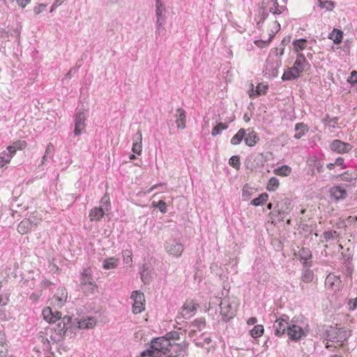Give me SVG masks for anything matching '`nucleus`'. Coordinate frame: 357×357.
I'll use <instances>...</instances> for the list:
<instances>
[{
	"label": "nucleus",
	"mask_w": 357,
	"mask_h": 357,
	"mask_svg": "<svg viewBox=\"0 0 357 357\" xmlns=\"http://www.w3.org/2000/svg\"><path fill=\"white\" fill-rule=\"evenodd\" d=\"M172 346L171 342L164 336L158 337L151 341L150 349L143 351L140 356L161 357L162 354L166 355L169 352Z\"/></svg>",
	"instance_id": "f257e3e1"
},
{
	"label": "nucleus",
	"mask_w": 357,
	"mask_h": 357,
	"mask_svg": "<svg viewBox=\"0 0 357 357\" xmlns=\"http://www.w3.org/2000/svg\"><path fill=\"white\" fill-rule=\"evenodd\" d=\"M58 321L54 331L56 336L51 335V338L54 342H59L63 339V337L68 334V330L73 328L72 317L70 316H64L61 318V314L54 319V322Z\"/></svg>",
	"instance_id": "f03ea898"
},
{
	"label": "nucleus",
	"mask_w": 357,
	"mask_h": 357,
	"mask_svg": "<svg viewBox=\"0 0 357 357\" xmlns=\"http://www.w3.org/2000/svg\"><path fill=\"white\" fill-rule=\"evenodd\" d=\"M215 304L219 305V308L222 310V316L223 321H228L235 316L236 305L234 301H231L229 298H225L221 301L217 297L214 298Z\"/></svg>",
	"instance_id": "7ed1b4c3"
},
{
	"label": "nucleus",
	"mask_w": 357,
	"mask_h": 357,
	"mask_svg": "<svg viewBox=\"0 0 357 357\" xmlns=\"http://www.w3.org/2000/svg\"><path fill=\"white\" fill-rule=\"evenodd\" d=\"M275 208H277L276 213H273V215H275L278 221H282L292 209L291 200L288 198H284L278 202Z\"/></svg>",
	"instance_id": "20e7f679"
},
{
	"label": "nucleus",
	"mask_w": 357,
	"mask_h": 357,
	"mask_svg": "<svg viewBox=\"0 0 357 357\" xmlns=\"http://www.w3.org/2000/svg\"><path fill=\"white\" fill-rule=\"evenodd\" d=\"M80 282V287L86 295L93 294L97 288L91 274L86 271L82 274Z\"/></svg>",
	"instance_id": "39448f33"
},
{
	"label": "nucleus",
	"mask_w": 357,
	"mask_h": 357,
	"mask_svg": "<svg viewBox=\"0 0 357 357\" xmlns=\"http://www.w3.org/2000/svg\"><path fill=\"white\" fill-rule=\"evenodd\" d=\"M287 334L288 335L289 340L297 342L302 337H305L307 335V332L305 331L302 326L297 325L296 321L292 319L289 322V326Z\"/></svg>",
	"instance_id": "423d86ee"
},
{
	"label": "nucleus",
	"mask_w": 357,
	"mask_h": 357,
	"mask_svg": "<svg viewBox=\"0 0 357 357\" xmlns=\"http://www.w3.org/2000/svg\"><path fill=\"white\" fill-rule=\"evenodd\" d=\"M351 331L342 328H332L328 331V336L330 341H335L343 343L351 336Z\"/></svg>",
	"instance_id": "0eeeda50"
},
{
	"label": "nucleus",
	"mask_w": 357,
	"mask_h": 357,
	"mask_svg": "<svg viewBox=\"0 0 357 357\" xmlns=\"http://www.w3.org/2000/svg\"><path fill=\"white\" fill-rule=\"evenodd\" d=\"M289 317L282 314L280 318L276 319L274 324V333L276 336L280 337L287 333L289 326Z\"/></svg>",
	"instance_id": "6e6552de"
},
{
	"label": "nucleus",
	"mask_w": 357,
	"mask_h": 357,
	"mask_svg": "<svg viewBox=\"0 0 357 357\" xmlns=\"http://www.w3.org/2000/svg\"><path fill=\"white\" fill-rule=\"evenodd\" d=\"M165 11V7L163 5L161 0H155V15L157 17L156 21V33L158 35H160L162 31L164 29H161V27L165 24V17L163 15V13Z\"/></svg>",
	"instance_id": "1a4fd4ad"
},
{
	"label": "nucleus",
	"mask_w": 357,
	"mask_h": 357,
	"mask_svg": "<svg viewBox=\"0 0 357 357\" xmlns=\"http://www.w3.org/2000/svg\"><path fill=\"white\" fill-rule=\"evenodd\" d=\"M130 298L133 300L132 312L134 314L141 313L144 310V295L139 291H133Z\"/></svg>",
	"instance_id": "9d476101"
},
{
	"label": "nucleus",
	"mask_w": 357,
	"mask_h": 357,
	"mask_svg": "<svg viewBox=\"0 0 357 357\" xmlns=\"http://www.w3.org/2000/svg\"><path fill=\"white\" fill-rule=\"evenodd\" d=\"M165 250L167 252L175 257H179L183 250V245L176 239H169L165 243Z\"/></svg>",
	"instance_id": "9b49d317"
},
{
	"label": "nucleus",
	"mask_w": 357,
	"mask_h": 357,
	"mask_svg": "<svg viewBox=\"0 0 357 357\" xmlns=\"http://www.w3.org/2000/svg\"><path fill=\"white\" fill-rule=\"evenodd\" d=\"M68 297V292L66 288L59 287L58 288L56 293L50 299V305L54 306L55 308L61 307L66 302Z\"/></svg>",
	"instance_id": "f8f14e48"
},
{
	"label": "nucleus",
	"mask_w": 357,
	"mask_h": 357,
	"mask_svg": "<svg viewBox=\"0 0 357 357\" xmlns=\"http://www.w3.org/2000/svg\"><path fill=\"white\" fill-rule=\"evenodd\" d=\"M352 148L351 144L340 139H335L330 144L331 150L340 154L349 153Z\"/></svg>",
	"instance_id": "ddd939ff"
},
{
	"label": "nucleus",
	"mask_w": 357,
	"mask_h": 357,
	"mask_svg": "<svg viewBox=\"0 0 357 357\" xmlns=\"http://www.w3.org/2000/svg\"><path fill=\"white\" fill-rule=\"evenodd\" d=\"M86 116L84 112L79 111L75 118V129L74 133L78 136L84 133L86 130Z\"/></svg>",
	"instance_id": "4468645a"
},
{
	"label": "nucleus",
	"mask_w": 357,
	"mask_h": 357,
	"mask_svg": "<svg viewBox=\"0 0 357 357\" xmlns=\"http://www.w3.org/2000/svg\"><path fill=\"white\" fill-rule=\"evenodd\" d=\"M281 66V59L268 58L266 61V70L270 76L276 77L278 75V69Z\"/></svg>",
	"instance_id": "2eb2a0df"
},
{
	"label": "nucleus",
	"mask_w": 357,
	"mask_h": 357,
	"mask_svg": "<svg viewBox=\"0 0 357 357\" xmlns=\"http://www.w3.org/2000/svg\"><path fill=\"white\" fill-rule=\"evenodd\" d=\"M208 313L213 320L217 321L218 322L222 321V310H220L219 305L215 304V300H214V298L209 302Z\"/></svg>",
	"instance_id": "dca6fc26"
},
{
	"label": "nucleus",
	"mask_w": 357,
	"mask_h": 357,
	"mask_svg": "<svg viewBox=\"0 0 357 357\" xmlns=\"http://www.w3.org/2000/svg\"><path fill=\"white\" fill-rule=\"evenodd\" d=\"M329 192L331 197L335 201L343 200L347 197L346 189L340 185L332 187Z\"/></svg>",
	"instance_id": "f3484780"
},
{
	"label": "nucleus",
	"mask_w": 357,
	"mask_h": 357,
	"mask_svg": "<svg viewBox=\"0 0 357 357\" xmlns=\"http://www.w3.org/2000/svg\"><path fill=\"white\" fill-rule=\"evenodd\" d=\"M197 308V305L193 301L186 302L182 307L181 311L180 312V316H177V319L181 318L187 319L191 316V313L194 312Z\"/></svg>",
	"instance_id": "a211bd4d"
},
{
	"label": "nucleus",
	"mask_w": 357,
	"mask_h": 357,
	"mask_svg": "<svg viewBox=\"0 0 357 357\" xmlns=\"http://www.w3.org/2000/svg\"><path fill=\"white\" fill-rule=\"evenodd\" d=\"M175 123L178 129H184L186 127V113L183 108H178L174 114Z\"/></svg>",
	"instance_id": "6ab92c4d"
},
{
	"label": "nucleus",
	"mask_w": 357,
	"mask_h": 357,
	"mask_svg": "<svg viewBox=\"0 0 357 357\" xmlns=\"http://www.w3.org/2000/svg\"><path fill=\"white\" fill-rule=\"evenodd\" d=\"M96 324V319L94 317H90L77 321L75 327L79 329H90L93 328Z\"/></svg>",
	"instance_id": "aec40b11"
},
{
	"label": "nucleus",
	"mask_w": 357,
	"mask_h": 357,
	"mask_svg": "<svg viewBox=\"0 0 357 357\" xmlns=\"http://www.w3.org/2000/svg\"><path fill=\"white\" fill-rule=\"evenodd\" d=\"M107 211V206L103 208L102 206L94 207L89 213V218L91 221L100 220Z\"/></svg>",
	"instance_id": "412c9836"
},
{
	"label": "nucleus",
	"mask_w": 357,
	"mask_h": 357,
	"mask_svg": "<svg viewBox=\"0 0 357 357\" xmlns=\"http://www.w3.org/2000/svg\"><path fill=\"white\" fill-rule=\"evenodd\" d=\"M35 226H36V224H33L29 219H24L18 225L17 231L22 234H26Z\"/></svg>",
	"instance_id": "4be33fe9"
},
{
	"label": "nucleus",
	"mask_w": 357,
	"mask_h": 357,
	"mask_svg": "<svg viewBox=\"0 0 357 357\" xmlns=\"http://www.w3.org/2000/svg\"><path fill=\"white\" fill-rule=\"evenodd\" d=\"M340 276L329 275L326 280V284L329 285L330 288L335 290H338L341 285Z\"/></svg>",
	"instance_id": "5701e85b"
},
{
	"label": "nucleus",
	"mask_w": 357,
	"mask_h": 357,
	"mask_svg": "<svg viewBox=\"0 0 357 357\" xmlns=\"http://www.w3.org/2000/svg\"><path fill=\"white\" fill-rule=\"evenodd\" d=\"M26 143L25 141H17L14 142L12 145L8 146L7 148L8 153L11 155L13 158L16 153L17 150H22L26 148Z\"/></svg>",
	"instance_id": "b1692460"
},
{
	"label": "nucleus",
	"mask_w": 357,
	"mask_h": 357,
	"mask_svg": "<svg viewBox=\"0 0 357 357\" xmlns=\"http://www.w3.org/2000/svg\"><path fill=\"white\" fill-rule=\"evenodd\" d=\"M301 73L293 66L288 68L282 75V79L283 81L296 79L300 76Z\"/></svg>",
	"instance_id": "393cba45"
},
{
	"label": "nucleus",
	"mask_w": 357,
	"mask_h": 357,
	"mask_svg": "<svg viewBox=\"0 0 357 357\" xmlns=\"http://www.w3.org/2000/svg\"><path fill=\"white\" fill-rule=\"evenodd\" d=\"M59 314H61L60 312L56 310L53 312L50 307H47L43 310V315L44 318L50 322H54V319H56V317Z\"/></svg>",
	"instance_id": "a878e982"
},
{
	"label": "nucleus",
	"mask_w": 357,
	"mask_h": 357,
	"mask_svg": "<svg viewBox=\"0 0 357 357\" xmlns=\"http://www.w3.org/2000/svg\"><path fill=\"white\" fill-rule=\"evenodd\" d=\"M305 62L306 59L304 55L302 53H298L297 54V58L293 65V67L301 73L304 70Z\"/></svg>",
	"instance_id": "bb28decb"
},
{
	"label": "nucleus",
	"mask_w": 357,
	"mask_h": 357,
	"mask_svg": "<svg viewBox=\"0 0 357 357\" xmlns=\"http://www.w3.org/2000/svg\"><path fill=\"white\" fill-rule=\"evenodd\" d=\"M295 130L298 131L294 135L295 139H301L308 131V128L303 123H296L295 126Z\"/></svg>",
	"instance_id": "cd10ccee"
},
{
	"label": "nucleus",
	"mask_w": 357,
	"mask_h": 357,
	"mask_svg": "<svg viewBox=\"0 0 357 357\" xmlns=\"http://www.w3.org/2000/svg\"><path fill=\"white\" fill-rule=\"evenodd\" d=\"M119 259L115 257H109L104 260L102 267L105 269H113L117 267Z\"/></svg>",
	"instance_id": "c85d7f7f"
},
{
	"label": "nucleus",
	"mask_w": 357,
	"mask_h": 357,
	"mask_svg": "<svg viewBox=\"0 0 357 357\" xmlns=\"http://www.w3.org/2000/svg\"><path fill=\"white\" fill-rule=\"evenodd\" d=\"M343 36V32L340 30L334 29L333 31L329 34L328 38L331 39L335 44H340L342 42Z\"/></svg>",
	"instance_id": "c756f323"
},
{
	"label": "nucleus",
	"mask_w": 357,
	"mask_h": 357,
	"mask_svg": "<svg viewBox=\"0 0 357 357\" xmlns=\"http://www.w3.org/2000/svg\"><path fill=\"white\" fill-rule=\"evenodd\" d=\"M257 137L254 131L249 132L248 134L244 137V141L248 146H253L257 143Z\"/></svg>",
	"instance_id": "7c9ffc66"
},
{
	"label": "nucleus",
	"mask_w": 357,
	"mask_h": 357,
	"mask_svg": "<svg viewBox=\"0 0 357 357\" xmlns=\"http://www.w3.org/2000/svg\"><path fill=\"white\" fill-rule=\"evenodd\" d=\"M245 130L241 128L237 133L231 139V144L233 145L239 144L245 137Z\"/></svg>",
	"instance_id": "2f4dec72"
},
{
	"label": "nucleus",
	"mask_w": 357,
	"mask_h": 357,
	"mask_svg": "<svg viewBox=\"0 0 357 357\" xmlns=\"http://www.w3.org/2000/svg\"><path fill=\"white\" fill-rule=\"evenodd\" d=\"M314 278V273L310 268H305L303 270L301 279L304 282L308 283L312 281Z\"/></svg>",
	"instance_id": "473e14b6"
},
{
	"label": "nucleus",
	"mask_w": 357,
	"mask_h": 357,
	"mask_svg": "<svg viewBox=\"0 0 357 357\" xmlns=\"http://www.w3.org/2000/svg\"><path fill=\"white\" fill-rule=\"evenodd\" d=\"M298 255L301 259L305 261L304 264L307 266V261L312 257L311 251L308 248H303L299 250Z\"/></svg>",
	"instance_id": "72a5a7b5"
},
{
	"label": "nucleus",
	"mask_w": 357,
	"mask_h": 357,
	"mask_svg": "<svg viewBox=\"0 0 357 357\" xmlns=\"http://www.w3.org/2000/svg\"><path fill=\"white\" fill-rule=\"evenodd\" d=\"M268 195L266 193H261L258 197L253 199L251 201V204L253 206H260L268 200Z\"/></svg>",
	"instance_id": "f704fd0d"
},
{
	"label": "nucleus",
	"mask_w": 357,
	"mask_h": 357,
	"mask_svg": "<svg viewBox=\"0 0 357 357\" xmlns=\"http://www.w3.org/2000/svg\"><path fill=\"white\" fill-rule=\"evenodd\" d=\"M291 172V169L287 165L279 167L275 169V173L280 176H287Z\"/></svg>",
	"instance_id": "c9c22d12"
},
{
	"label": "nucleus",
	"mask_w": 357,
	"mask_h": 357,
	"mask_svg": "<svg viewBox=\"0 0 357 357\" xmlns=\"http://www.w3.org/2000/svg\"><path fill=\"white\" fill-rule=\"evenodd\" d=\"M12 159L11 155L8 152L3 151L0 153V169L3 168L6 164L9 163Z\"/></svg>",
	"instance_id": "e433bc0d"
},
{
	"label": "nucleus",
	"mask_w": 357,
	"mask_h": 357,
	"mask_svg": "<svg viewBox=\"0 0 357 357\" xmlns=\"http://www.w3.org/2000/svg\"><path fill=\"white\" fill-rule=\"evenodd\" d=\"M280 183L276 177H271L266 186V189L268 191H275L279 187Z\"/></svg>",
	"instance_id": "4c0bfd02"
},
{
	"label": "nucleus",
	"mask_w": 357,
	"mask_h": 357,
	"mask_svg": "<svg viewBox=\"0 0 357 357\" xmlns=\"http://www.w3.org/2000/svg\"><path fill=\"white\" fill-rule=\"evenodd\" d=\"M264 329L262 325H256L250 331V335L252 337L257 338L262 335Z\"/></svg>",
	"instance_id": "58836bf2"
},
{
	"label": "nucleus",
	"mask_w": 357,
	"mask_h": 357,
	"mask_svg": "<svg viewBox=\"0 0 357 357\" xmlns=\"http://www.w3.org/2000/svg\"><path fill=\"white\" fill-rule=\"evenodd\" d=\"M227 128V126L222 123H219L215 126H214L211 131V135L213 136H216L220 135L221 132Z\"/></svg>",
	"instance_id": "ea45409f"
},
{
	"label": "nucleus",
	"mask_w": 357,
	"mask_h": 357,
	"mask_svg": "<svg viewBox=\"0 0 357 357\" xmlns=\"http://www.w3.org/2000/svg\"><path fill=\"white\" fill-rule=\"evenodd\" d=\"M307 40L305 38H301L296 40L293 42V45L296 51L303 50L305 47V43Z\"/></svg>",
	"instance_id": "a19ab883"
},
{
	"label": "nucleus",
	"mask_w": 357,
	"mask_h": 357,
	"mask_svg": "<svg viewBox=\"0 0 357 357\" xmlns=\"http://www.w3.org/2000/svg\"><path fill=\"white\" fill-rule=\"evenodd\" d=\"M268 13L266 12V9L263 8L259 10V15H257V26L259 27L261 24H263L266 18L268 17Z\"/></svg>",
	"instance_id": "79ce46f5"
},
{
	"label": "nucleus",
	"mask_w": 357,
	"mask_h": 357,
	"mask_svg": "<svg viewBox=\"0 0 357 357\" xmlns=\"http://www.w3.org/2000/svg\"><path fill=\"white\" fill-rule=\"evenodd\" d=\"M192 326L193 328H197L198 330L201 331L206 326V321L204 318H199L197 319H195L192 323Z\"/></svg>",
	"instance_id": "37998d69"
},
{
	"label": "nucleus",
	"mask_w": 357,
	"mask_h": 357,
	"mask_svg": "<svg viewBox=\"0 0 357 357\" xmlns=\"http://www.w3.org/2000/svg\"><path fill=\"white\" fill-rule=\"evenodd\" d=\"M229 164L234 168L238 169L241 166L240 158L238 155H234L229 158Z\"/></svg>",
	"instance_id": "c03bdc74"
},
{
	"label": "nucleus",
	"mask_w": 357,
	"mask_h": 357,
	"mask_svg": "<svg viewBox=\"0 0 357 357\" xmlns=\"http://www.w3.org/2000/svg\"><path fill=\"white\" fill-rule=\"evenodd\" d=\"M340 176L341 178V180L348 181L356 179L357 178V173L353 172L351 174H349L347 172H346L343 174H341L340 175Z\"/></svg>",
	"instance_id": "a18cd8bd"
},
{
	"label": "nucleus",
	"mask_w": 357,
	"mask_h": 357,
	"mask_svg": "<svg viewBox=\"0 0 357 357\" xmlns=\"http://www.w3.org/2000/svg\"><path fill=\"white\" fill-rule=\"evenodd\" d=\"M323 235H324V237L326 241H329L331 240L335 239V238H337L339 236L338 233L337 231H325L323 234Z\"/></svg>",
	"instance_id": "49530a36"
},
{
	"label": "nucleus",
	"mask_w": 357,
	"mask_h": 357,
	"mask_svg": "<svg viewBox=\"0 0 357 357\" xmlns=\"http://www.w3.org/2000/svg\"><path fill=\"white\" fill-rule=\"evenodd\" d=\"M166 339L170 342V340H176L180 339V333L177 331H171L164 336Z\"/></svg>",
	"instance_id": "de8ad7c7"
},
{
	"label": "nucleus",
	"mask_w": 357,
	"mask_h": 357,
	"mask_svg": "<svg viewBox=\"0 0 357 357\" xmlns=\"http://www.w3.org/2000/svg\"><path fill=\"white\" fill-rule=\"evenodd\" d=\"M123 261L127 264H130L132 262V253L130 250H126L122 252Z\"/></svg>",
	"instance_id": "09e8293b"
},
{
	"label": "nucleus",
	"mask_w": 357,
	"mask_h": 357,
	"mask_svg": "<svg viewBox=\"0 0 357 357\" xmlns=\"http://www.w3.org/2000/svg\"><path fill=\"white\" fill-rule=\"evenodd\" d=\"M141 278L144 283H149L150 281V276L149 275V273L147 270L145 268L144 266H142L141 272Z\"/></svg>",
	"instance_id": "8fccbe9b"
},
{
	"label": "nucleus",
	"mask_w": 357,
	"mask_h": 357,
	"mask_svg": "<svg viewBox=\"0 0 357 357\" xmlns=\"http://www.w3.org/2000/svg\"><path fill=\"white\" fill-rule=\"evenodd\" d=\"M268 89L267 85L263 84H259L256 87L257 95L264 94Z\"/></svg>",
	"instance_id": "3c124183"
},
{
	"label": "nucleus",
	"mask_w": 357,
	"mask_h": 357,
	"mask_svg": "<svg viewBox=\"0 0 357 357\" xmlns=\"http://www.w3.org/2000/svg\"><path fill=\"white\" fill-rule=\"evenodd\" d=\"M133 143L132 144H142V134L140 130H139L133 137Z\"/></svg>",
	"instance_id": "603ef678"
},
{
	"label": "nucleus",
	"mask_w": 357,
	"mask_h": 357,
	"mask_svg": "<svg viewBox=\"0 0 357 357\" xmlns=\"http://www.w3.org/2000/svg\"><path fill=\"white\" fill-rule=\"evenodd\" d=\"M54 151V146L52 145V144H51V143L48 144L46 147L45 153V154H46V156H49L50 158H52Z\"/></svg>",
	"instance_id": "864d4df0"
},
{
	"label": "nucleus",
	"mask_w": 357,
	"mask_h": 357,
	"mask_svg": "<svg viewBox=\"0 0 357 357\" xmlns=\"http://www.w3.org/2000/svg\"><path fill=\"white\" fill-rule=\"evenodd\" d=\"M157 208L160 210V211L162 213H167V205L166 203L163 200H160L157 202Z\"/></svg>",
	"instance_id": "5fc2aeb1"
},
{
	"label": "nucleus",
	"mask_w": 357,
	"mask_h": 357,
	"mask_svg": "<svg viewBox=\"0 0 357 357\" xmlns=\"http://www.w3.org/2000/svg\"><path fill=\"white\" fill-rule=\"evenodd\" d=\"M132 151L135 153L140 155L142 151V144H132Z\"/></svg>",
	"instance_id": "6e6d98bb"
},
{
	"label": "nucleus",
	"mask_w": 357,
	"mask_h": 357,
	"mask_svg": "<svg viewBox=\"0 0 357 357\" xmlns=\"http://www.w3.org/2000/svg\"><path fill=\"white\" fill-rule=\"evenodd\" d=\"M319 6L321 8H326L328 10H331L334 7L333 3L331 1H325L324 3L320 1Z\"/></svg>",
	"instance_id": "4d7b16f0"
},
{
	"label": "nucleus",
	"mask_w": 357,
	"mask_h": 357,
	"mask_svg": "<svg viewBox=\"0 0 357 357\" xmlns=\"http://www.w3.org/2000/svg\"><path fill=\"white\" fill-rule=\"evenodd\" d=\"M8 344L0 345V357H6L8 353Z\"/></svg>",
	"instance_id": "13d9d810"
},
{
	"label": "nucleus",
	"mask_w": 357,
	"mask_h": 357,
	"mask_svg": "<svg viewBox=\"0 0 357 357\" xmlns=\"http://www.w3.org/2000/svg\"><path fill=\"white\" fill-rule=\"evenodd\" d=\"M287 8L285 6H279V8L278 10H273V8H270L269 12L272 13L274 15H280Z\"/></svg>",
	"instance_id": "bf43d9fd"
},
{
	"label": "nucleus",
	"mask_w": 357,
	"mask_h": 357,
	"mask_svg": "<svg viewBox=\"0 0 357 357\" xmlns=\"http://www.w3.org/2000/svg\"><path fill=\"white\" fill-rule=\"evenodd\" d=\"M335 165L336 166H340L341 167V169H345L346 168V166L344 165V160L341 157H339L337 158H336V160H335Z\"/></svg>",
	"instance_id": "052dcab7"
},
{
	"label": "nucleus",
	"mask_w": 357,
	"mask_h": 357,
	"mask_svg": "<svg viewBox=\"0 0 357 357\" xmlns=\"http://www.w3.org/2000/svg\"><path fill=\"white\" fill-rule=\"evenodd\" d=\"M109 204V199L107 196H104L101 200H100V206H102L103 208H105L107 206V208L108 209Z\"/></svg>",
	"instance_id": "680f3d73"
},
{
	"label": "nucleus",
	"mask_w": 357,
	"mask_h": 357,
	"mask_svg": "<svg viewBox=\"0 0 357 357\" xmlns=\"http://www.w3.org/2000/svg\"><path fill=\"white\" fill-rule=\"evenodd\" d=\"M314 168L317 169V171L319 172V173H321V172H324V166H323V164H321L320 162L319 161H314Z\"/></svg>",
	"instance_id": "e2e57ef3"
},
{
	"label": "nucleus",
	"mask_w": 357,
	"mask_h": 357,
	"mask_svg": "<svg viewBox=\"0 0 357 357\" xmlns=\"http://www.w3.org/2000/svg\"><path fill=\"white\" fill-rule=\"evenodd\" d=\"M255 44L260 48H264L268 45V43L267 40H257L255 41Z\"/></svg>",
	"instance_id": "0e129e2a"
},
{
	"label": "nucleus",
	"mask_w": 357,
	"mask_h": 357,
	"mask_svg": "<svg viewBox=\"0 0 357 357\" xmlns=\"http://www.w3.org/2000/svg\"><path fill=\"white\" fill-rule=\"evenodd\" d=\"M242 197L244 200H247L250 197L249 189L247 185H245L243 188Z\"/></svg>",
	"instance_id": "69168bd1"
},
{
	"label": "nucleus",
	"mask_w": 357,
	"mask_h": 357,
	"mask_svg": "<svg viewBox=\"0 0 357 357\" xmlns=\"http://www.w3.org/2000/svg\"><path fill=\"white\" fill-rule=\"evenodd\" d=\"M45 5L40 3L34 8L33 11L36 14H39V13H42L45 10Z\"/></svg>",
	"instance_id": "338daca9"
},
{
	"label": "nucleus",
	"mask_w": 357,
	"mask_h": 357,
	"mask_svg": "<svg viewBox=\"0 0 357 357\" xmlns=\"http://www.w3.org/2000/svg\"><path fill=\"white\" fill-rule=\"evenodd\" d=\"M271 29H272L273 31V32L274 31L275 32H278L280 31V23L278 21H276V20L273 21Z\"/></svg>",
	"instance_id": "774afa93"
}]
</instances>
